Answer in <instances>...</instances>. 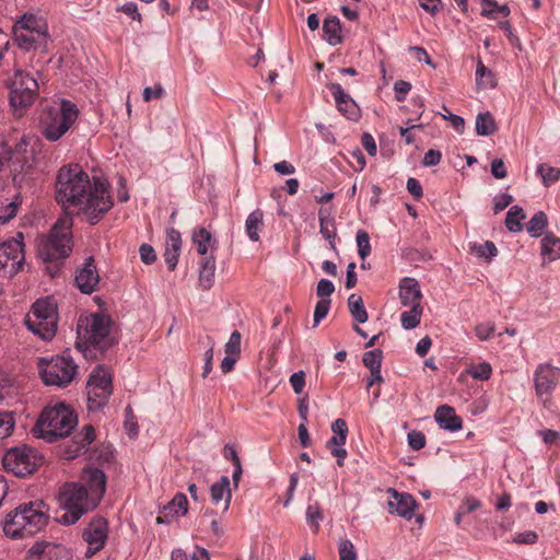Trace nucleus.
<instances>
[{
    "instance_id": "obj_1",
    "label": "nucleus",
    "mask_w": 560,
    "mask_h": 560,
    "mask_svg": "<svg viewBox=\"0 0 560 560\" xmlns=\"http://www.w3.org/2000/svg\"><path fill=\"white\" fill-rule=\"evenodd\" d=\"M56 200L68 215L75 213L91 224H96L113 207L108 184L101 178L92 182L78 164L58 171Z\"/></svg>"
},
{
    "instance_id": "obj_2",
    "label": "nucleus",
    "mask_w": 560,
    "mask_h": 560,
    "mask_svg": "<svg viewBox=\"0 0 560 560\" xmlns=\"http://www.w3.org/2000/svg\"><path fill=\"white\" fill-rule=\"evenodd\" d=\"M106 489V476L98 468L83 469L80 481L67 482L59 488L57 500L63 511L57 517L62 525L77 523L85 513L94 510Z\"/></svg>"
},
{
    "instance_id": "obj_3",
    "label": "nucleus",
    "mask_w": 560,
    "mask_h": 560,
    "mask_svg": "<svg viewBox=\"0 0 560 560\" xmlns=\"http://www.w3.org/2000/svg\"><path fill=\"white\" fill-rule=\"evenodd\" d=\"M48 518V509L43 501L20 504L5 516L3 532L13 539L32 536L47 525Z\"/></svg>"
},
{
    "instance_id": "obj_4",
    "label": "nucleus",
    "mask_w": 560,
    "mask_h": 560,
    "mask_svg": "<svg viewBox=\"0 0 560 560\" xmlns=\"http://www.w3.org/2000/svg\"><path fill=\"white\" fill-rule=\"evenodd\" d=\"M79 110L70 101L60 100L45 106L39 116V130L50 142L58 141L75 122Z\"/></svg>"
},
{
    "instance_id": "obj_5",
    "label": "nucleus",
    "mask_w": 560,
    "mask_h": 560,
    "mask_svg": "<svg viewBox=\"0 0 560 560\" xmlns=\"http://www.w3.org/2000/svg\"><path fill=\"white\" fill-rule=\"evenodd\" d=\"M78 424V419L72 409L60 402L46 408L36 422L35 431L38 436L47 442L68 436Z\"/></svg>"
},
{
    "instance_id": "obj_6",
    "label": "nucleus",
    "mask_w": 560,
    "mask_h": 560,
    "mask_svg": "<svg viewBox=\"0 0 560 560\" xmlns=\"http://www.w3.org/2000/svg\"><path fill=\"white\" fill-rule=\"evenodd\" d=\"M71 215L60 218L51 228L49 234L38 240L37 254L45 261L60 260L72 252Z\"/></svg>"
},
{
    "instance_id": "obj_7",
    "label": "nucleus",
    "mask_w": 560,
    "mask_h": 560,
    "mask_svg": "<svg viewBox=\"0 0 560 560\" xmlns=\"http://www.w3.org/2000/svg\"><path fill=\"white\" fill-rule=\"evenodd\" d=\"M112 320L103 314H90L81 316L78 322L77 346L83 352L97 348L102 351L107 349L112 342L109 339Z\"/></svg>"
},
{
    "instance_id": "obj_8",
    "label": "nucleus",
    "mask_w": 560,
    "mask_h": 560,
    "mask_svg": "<svg viewBox=\"0 0 560 560\" xmlns=\"http://www.w3.org/2000/svg\"><path fill=\"white\" fill-rule=\"evenodd\" d=\"M25 324L27 328L43 340H51L57 331V304L52 298L37 300L27 314Z\"/></svg>"
},
{
    "instance_id": "obj_9",
    "label": "nucleus",
    "mask_w": 560,
    "mask_h": 560,
    "mask_svg": "<svg viewBox=\"0 0 560 560\" xmlns=\"http://www.w3.org/2000/svg\"><path fill=\"white\" fill-rule=\"evenodd\" d=\"M10 105L14 113H22L36 100L38 83L27 72L18 69L8 81Z\"/></svg>"
},
{
    "instance_id": "obj_10",
    "label": "nucleus",
    "mask_w": 560,
    "mask_h": 560,
    "mask_svg": "<svg viewBox=\"0 0 560 560\" xmlns=\"http://www.w3.org/2000/svg\"><path fill=\"white\" fill-rule=\"evenodd\" d=\"M13 35V39L20 48L31 50L45 43L47 24L43 19L34 14H24L15 23Z\"/></svg>"
},
{
    "instance_id": "obj_11",
    "label": "nucleus",
    "mask_w": 560,
    "mask_h": 560,
    "mask_svg": "<svg viewBox=\"0 0 560 560\" xmlns=\"http://www.w3.org/2000/svg\"><path fill=\"white\" fill-rule=\"evenodd\" d=\"M40 375L45 384L67 386L77 373V364L70 357H55L49 361L40 360Z\"/></svg>"
},
{
    "instance_id": "obj_12",
    "label": "nucleus",
    "mask_w": 560,
    "mask_h": 560,
    "mask_svg": "<svg viewBox=\"0 0 560 560\" xmlns=\"http://www.w3.org/2000/svg\"><path fill=\"white\" fill-rule=\"evenodd\" d=\"M42 456L34 448L23 445L9 450L2 459L3 467L18 477L34 472L42 463Z\"/></svg>"
},
{
    "instance_id": "obj_13",
    "label": "nucleus",
    "mask_w": 560,
    "mask_h": 560,
    "mask_svg": "<svg viewBox=\"0 0 560 560\" xmlns=\"http://www.w3.org/2000/svg\"><path fill=\"white\" fill-rule=\"evenodd\" d=\"M533 381L537 397L546 404L560 383V369L550 363H540L534 372Z\"/></svg>"
},
{
    "instance_id": "obj_14",
    "label": "nucleus",
    "mask_w": 560,
    "mask_h": 560,
    "mask_svg": "<svg viewBox=\"0 0 560 560\" xmlns=\"http://www.w3.org/2000/svg\"><path fill=\"white\" fill-rule=\"evenodd\" d=\"M25 260L23 242L16 238L0 244V273L3 277L16 275Z\"/></svg>"
},
{
    "instance_id": "obj_15",
    "label": "nucleus",
    "mask_w": 560,
    "mask_h": 560,
    "mask_svg": "<svg viewBox=\"0 0 560 560\" xmlns=\"http://www.w3.org/2000/svg\"><path fill=\"white\" fill-rule=\"evenodd\" d=\"M25 153L20 145L14 151L0 153V172L8 170L12 174L14 183L22 182L23 178L20 176L27 173L33 165V156Z\"/></svg>"
},
{
    "instance_id": "obj_16",
    "label": "nucleus",
    "mask_w": 560,
    "mask_h": 560,
    "mask_svg": "<svg viewBox=\"0 0 560 560\" xmlns=\"http://www.w3.org/2000/svg\"><path fill=\"white\" fill-rule=\"evenodd\" d=\"M108 537V523L104 517H94L82 533L83 540L88 544L85 556L88 558L100 551Z\"/></svg>"
},
{
    "instance_id": "obj_17",
    "label": "nucleus",
    "mask_w": 560,
    "mask_h": 560,
    "mask_svg": "<svg viewBox=\"0 0 560 560\" xmlns=\"http://www.w3.org/2000/svg\"><path fill=\"white\" fill-rule=\"evenodd\" d=\"M387 493L392 499L388 501L389 513H395L404 518L410 520L413 516L417 502L409 493H399L394 488H388Z\"/></svg>"
},
{
    "instance_id": "obj_18",
    "label": "nucleus",
    "mask_w": 560,
    "mask_h": 560,
    "mask_svg": "<svg viewBox=\"0 0 560 560\" xmlns=\"http://www.w3.org/2000/svg\"><path fill=\"white\" fill-rule=\"evenodd\" d=\"M328 89L332 93L338 110L348 119H357L360 116V109L351 96L343 91L339 83L331 82Z\"/></svg>"
},
{
    "instance_id": "obj_19",
    "label": "nucleus",
    "mask_w": 560,
    "mask_h": 560,
    "mask_svg": "<svg viewBox=\"0 0 560 560\" xmlns=\"http://www.w3.org/2000/svg\"><path fill=\"white\" fill-rule=\"evenodd\" d=\"M100 281V276L94 264V258L89 257L83 267L77 271L75 283L82 293H92Z\"/></svg>"
},
{
    "instance_id": "obj_20",
    "label": "nucleus",
    "mask_w": 560,
    "mask_h": 560,
    "mask_svg": "<svg viewBox=\"0 0 560 560\" xmlns=\"http://www.w3.org/2000/svg\"><path fill=\"white\" fill-rule=\"evenodd\" d=\"M398 289V295L402 306L421 304L422 292L417 279L411 277L402 278L399 281Z\"/></svg>"
},
{
    "instance_id": "obj_21",
    "label": "nucleus",
    "mask_w": 560,
    "mask_h": 560,
    "mask_svg": "<svg viewBox=\"0 0 560 560\" xmlns=\"http://www.w3.org/2000/svg\"><path fill=\"white\" fill-rule=\"evenodd\" d=\"M182 244L180 233L174 228L167 229L164 259L170 270H174L177 266Z\"/></svg>"
},
{
    "instance_id": "obj_22",
    "label": "nucleus",
    "mask_w": 560,
    "mask_h": 560,
    "mask_svg": "<svg viewBox=\"0 0 560 560\" xmlns=\"http://www.w3.org/2000/svg\"><path fill=\"white\" fill-rule=\"evenodd\" d=\"M434 419L440 428L451 432L459 431L463 427L462 419L456 416L454 408L448 405L438 407Z\"/></svg>"
},
{
    "instance_id": "obj_23",
    "label": "nucleus",
    "mask_w": 560,
    "mask_h": 560,
    "mask_svg": "<svg viewBox=\"0 0 560 560\" xmlns=\"http://www.w3.org/2000/svg\"><path fill=\"white\" fill-rule=\"evenodd\" d=\"M318 220L320 234L325 240L329 242L331 248H335L337 228L335 223V218L332 215V210L327 208H320L318 211Z\"/></svg>"
},
{
    "instance_id": "obj_24",
    "label": "nucleus",
    "mask_w": 560,
    "mask_h": 560,
    "mask_svg": "<svg viewBox=\"0 0 560 560\" xmlns=\"http://www.w3.org/2000/svg\"><path fill=\"white\" fill-rule=\"evenodd\" d=\"M215 258L213 255L203 257L199 264L198 283L202 290H210L214 284Z\"/></svg>"
},
{
    "instance_id": "obj_25",
    "label": "nucleus",
    "mask_w": 560,
    "mask_h": 560,
    "mask_svg": "<svg viewBox=\"0 0 560 560\" xmlns=\"http://www.w3.org/2000/svg\"><path fill=\"white\" fill-rule=\"evenodd\" d=\"M210 494L211 500L214 504H219V502L223 500V511H228L232 499V493L230 489V478L228 476H222L218 482H214L211 486Z\"/></svg>"
},
{
    "instance_id": "obj_26",
    "label": "nucleus",
    "mask_w": 560,
    "mask_h": 560,
    "mask_svg": "<svg viewBox=\"0 0 560 560\" xmlns=\"http://www.w3.org/2000/svg\"><path fill=\"white\" fill-rule=\"evenodd\" d=\"M94 428L92 425H85L83 428V431L74 436V440L72 442L74 448L68 453L67 457L74 458L79 454L86 452L89 445L94 441Z\"/></svg>"
},
{
    "instance_id": "obj_27",
    "label": "nucleus",
    "mask_w": 560,
    "mask_h": 560,
    "mask_svg": "<svg viewBox=\"0 0 560 560\" xmlns=\"http://www.w3.org/2000/svg\"><path fill=\"white\" fill-rule=\"evenodd\" d=\"M192 242L197 247L198 254L205 257H207L209 252H212L215 248L217 243L212 240L211 233L205 228H199L194 231Z\"/></svg>"
},
{
    "instance_id": "obj_28",
    "label": "nucleus",
    "mask_w": 560,
    "mask_h": 560,
    "mask_svg": "<svg viewBox=\"0 0 560 560\" xmlns=\"http://www.w3.org/2000/svg\"><path fill=\"white\" fill-rule=\"evenodd\" d=\"M113 388H86L88 394V408L90 411H98L101 408H103L110 395H112Z\"/></svg>"
},
{
    "instance_id": "obj_29",
    "label": "nucleus",
    "mask_w": 560,
    "mask_h": 560,
    "mask_svg": "<svg viewBox=\"0 0 560 560\" xmlns=\"http://www.w3.org/2000/svg\"><path fill=\"white\" fill-rule=\"evenodd\" d=\"M324 39L332 46L341 43V25L337 16H330L323 23Z\"/></svg>"
},
{
    "instance_id": "obj_30",
    "label": "nucleus",
    "mask_w": 560,
    "mask_h": 560,
    "mask_svg": "<svg viewBox=\"0 0 560 560\" xmlns=\"http://www.w3.org/2000/svg\"><path fill=\"white\" fill-rule=\"evenodd\" d=\"M264 225V213L260 209L250 212L245 221V231L248 238L253 242L259 241V232Z\"/></svg>"
},
{
    "instance_id": "obj_31",
    "label": "nucleus",
    "mask_w": 560,
    "mask_h": 560,
    "mask_svg": "<svg viewBox=\"0 0 560 560\" xmlns=\"http://www.w3.org/2000/svg\"><path fill=\"white\" fill-rule=\"evenodd\" d=\"M541 255L549 261L560 258V238L547 233L541 240Z\"/></svg>"
},
{
    "instance_id": "obj_32",
    "label": "nucleus",
    "mask_w": 560,
    "mask_h": 560,
    "mask_svg": "<svg viewBox=\"0 0 560 560\" xmlns=\"http://www.w3.org/2000/svg\"><path fill=\"white\" fill-rule=\"evenodd\" d=\"M113 388L112 386V375L110 373L105 370L103 366H97L93 370L91 373L86 388Z\"/></svg>"
},
{
    "instance_id": "obj_33",
    "label": "nucleus",
    "mask_w": 560,
    "mask_h": 560,
    "mask_svg": "<svg viewBox=\"0 0 560 560\" xmlns=\"http://www.w3.org/2000/svg\"><path fill=\"white\" fill-rule=\"evenodd\" d=\"M409 307L410 310L402 312L400 316L401 326L407 330L413 329L420 324L423 312L421 304L411 305Z\"/></svg>"
},
{
    "instance_id": "obj_34",
    "label": "nucleus",
    "mask_w": 560,
    "mask_h": 560,
    "mask_svg": "<svg viewBox=\"0 0 560 560\" xmlns=\"http://www.w3.org/2000/svg\"><path fill=\"white\" fill-rule=\"evenodd\" d=\"M348 306H349V311H350L352 317L358 323L364 324L368 320L369 315L363 305V301H362L361 296H359L357 294H351L348 298Z\"/></svg>"
},
{
    "instance_id": "obj_35",
    "label": "nucleus",
    "mask_w": 560,
    "mask_h": 560,
    "mask_svg": "<svg viewBox=\"0 0 560 560\" xmlns=\"http://www.w3.org/2000/svg\"><path fill=\"white\" fill-rule=\"evenodd\" d=\"M346 441H347L346 439L332 435L327 441V444H326L327 447L330 450L331 455L337 458V465L339 467L343 466L345 459L348 455L346 448L343 447V445L346 444Z\"/></svg>"
},
{
    "instance_id": "obj_36",
    "label": "nucleus",
    "mask_w": 560,
    "mask_h": 560,
    "mask_svg": "<svg viewBox=\"0 0 560 560\" xmlns=\"http://www.w3.org/2000/svg\"><path fill=\"white\" fill-rule=\"evenodd\" d=\"M524 219V210L518 206H513L506 213L505 225L511 232H520L522 230V221Z\"/></svg>"
},
{
    "instance_id": "obj_37",
    "label": "nucleus",
    "mask_w": 560,
    "mask_h": 560,
    "mask_svg": "<svg viewBox=\"0 0 560 560\" xmlns=\"http://www.w3.org/2000/svg\"><path fill=\"white\" fill-rule=\"evenodd\" d=\"M537 173L540 175L542 184L546 187L551 186L560 179V168L541 163L537 167Z\"/></svg>"
},
{
    "instance_id": "obj_38",
    "label": "nucleus",
    "mask_w": 560,
    "mask_h": 560,
    "mask_svg": "<svg viewBox=\"0 0 560 560\" xmlns=\"http://www.w3.org/2000/svg\"><path fill=\"white\" fill-rule=\"evenodd\" d=\"M547 222L548 220L546 213L542 211H538L528 221L526 230L532 236L537 237L541 235L544 229L547 225Z\"/></svg>"
},
{
    "instance_id": "obj_39",
    "label": "nucleus",
    "mask_w": 560,
    "mask_h": 560,
    "mask_svg": "<svg viewBox=\"0 0 560 560\" xmlns=\"http://www.w3.org/2000/svg\"><path fill=\"white\" fill-rule=\"evenodd\" d=\"M21 205L20 195L7 205H0V223L4 224L15 217L18 208Z\"/></svg>"
},
{
    "instance_id": "obj_40",
    "label": "nucleus",
    "mask_w": 560,
    "mask_h": 560,
    "mask_svg": "<svg viewBox=\"0 0 560 560\" xmlns=\"http://www.w3.org/2000/svg\"><path fill=\"white\" fill-rule=\"evenodd\" d=\"M466 374L475 380L487 381L490 378V364L487 362L470 364L466 369Z\"/></svg>"
},
{
    "instance_id": "obj_41",
    "label": "nucleus",
    "mask_w": 560,
    "mask_h": 560,
    "mask_svg": "<svg viewBox=\"0 0 560 560\" xmlns=\"http://www.w3.org/2000/svg\"><path fill=\"white\" fill-rule=\"evenodd\" d=\"M14 417L10 411H0V441L11 435L14 429Z\"/></svg>"
},
{
    "instance_id": "obj_42",
    "label": "nucleus",
    "mask_w": 560,
    "mask_h": 560,
    "mask_svg": "<svg viewBox=\"0 0 560 560\" xmlns=\"http://www.w3.org/2000/svg\"><path fill=\"white\" fill-rule=\"evenodd\" d=\"M203 343H205V347L207 348V350L205 352V358H203L205 365H203L202 377H207L208 374L212 371V361H213L215 341L211 336H207Z\"/></svg>"
},
{
    "instance_id": "obj_43",
    "label": "nucleus",
    "mask_w": 560,
    "mask_h": 560,
    "mask_svg": "<svg viewBox=\"0 0 560 560\" xmlns=\"http://www.w3.org/2000/svg\"><path fill=\"white\" fill-rule=\"evenodd\" d=\"M358 254L364 260L371 253L370 236L366 231L359 230L355 236Z\"/></svg>"
},
{
    "instance_id": "obj_44",
    "label": "nucleus",
    "mask_w": 560,
    "mask_h": 560,
    "mask_svg": "<svg viewBox=\"0 0 560 560\" xmlns=\"http://www.w3.org/2000/svg\"><path fill=\"white\" fill-rule=\"evenodd\" d=\"M383 352L380 349L366 351L363 354V364L371 370H378L382 368Z\"/></svg>"
},
{
    "instance_id": "obj_45",
    "label": "nucleus",
    "mask_w": 560,
    "mask_h": 560,
    "mask_svg": "<svg viewBox=\"0 0 560 560\" xmlns=\"http://www.w3.org/2000/svg\"><path fill=\"white\" fill-rule=\"evenodd\" d=\"M339 560H358V553L354 545L349 539H342L338 542Z\"/></svg>"
},
{
    "instance_id": "obj_46",
    "label": "nucleus",
    "mask_w": 560,
    "mask_h": 560,
    "mask_svg": "<svg viewBox=\"0 0 560 560\" xmlns=\"http://www.w3.org/2000/svg\"><path fill=\"white\" fill-rule=\"evenodd\" d=\"M241 340H242L241 332L237 330H234L231 334L228 342L224 345L225 354L241 357Z\"/></svg>"
},
{
    "instance_id": "obj_47",
    "label": "nucleus",
    "mask_w": 560,
    "mask_h": 560,
    "mask_svg": "<svg viewBox=\"0 0 560 560\" xmlns=\"http://www.w3.org/2000/svg\"><path fill=\"white\" fill-rule=\"evenodd\" d=\"M331 301L329 299H320L314 310V326H317L322 319H324L329 310H330Z\"/></svg>"
},
{
    "instance_id": "obj_48",
    "label": "nucleus",
    "mask_w": 560,
    "mask_h": 560,
    "mask_svg": "<svg viewBox=\"0 0 560 560\" xmlns=\"http://www.w3.org/2000/svg\"><path fill=\"white\" fill-rule=\"evenodd\" d=\"M170 509L176 514L182 516L186 515L188 511V500L186 495L184 493H177L170 503Z\"/></svg>"
},
{
    "instance_id": "obj_49",
    "label": "nucleus",
    "mask_w": 560,
    "mask_h": 560,
    "mask_svg": "<svg viewBox=\"0 0 560 560\" xmlns=\"http://www.w3.org/2000/svg\"><path fill=\"white\" fill-rule=\"evenodd\" d=\"M323 520L322 509L315 503L313 505H308L306 510V521L307 523L315 529L318 528L319 522Z\"/></svg>"
},
{
    "instance_id": "obj_50",
    "label": "nucleus",
    "mask_w": 560,
    "mask_h": 560,
    "mask_svg": "<svg viewBox=\"0 0 560 560\" xmlns=\"http://www.w3.org/2000/svg\"><path fill=\"white\" fill-rule=\"evenodd\" d=\"M490 119V113H480L476 118V132L480 136H488L490 133V127L488 120Z\"/></svg>"
},
{
    "instance_id": "obj_51",
    "label": "nucleus",
    "mask_w": 560,
    "mask_h": 560,
    "mask_svg": "<svg viewBox=\"0 0 560 560\" xmlns=\"http://www.w3.org/2000/svg\"><path fill=\"white\" fill-rule=\"evenodd\" d=\"M408 444L409 446L415 450L419 451L424 447L425 445V436L421 431H411L408 433Z\"/></svg>"
},
{
    "instance_id": "obj_52",
    "label": "nucleus",
    "mask_w": 560,
    "mask_h": 560,
    "mask_svg": "<svg viewBox=\"0 0 560 560\" xmlns=\"http://www.w3.org/2000/svg\"><path fill=\"white\" fill-rule=\"evenodd\" d=\"M335 291L334 283L328 279H320L317 283L316 294L322 299H328Z\"/></svg>"
},
{
    "instance_id": "obj_53",
    "label": "nucleus",
    "mask_w": 560,
    "mask_h": 560,
    "mask_svg": "<svg viewBox=\"0 0 560 560\" xmlns=\"http://www.w3.org/2000/svg\"><path fill=\"white\" fill-rule=\"evenodd\" d=\"M445 114H443V118L448 120L451 126L455 129L456 132L463 133L465 129V120L458 115H455L444 108Z\"/></svg>"
},
{
    "instance_id": "obj_54",
    "label": "nucleus",
    "mask_w": 560,
    "mask_h": 560,
    "mask_svg": "<svg viewBox=\"0 0 560 560\" xmlns=\"http://www.w3.org/2000/svg\"><path fill=\"white\" fill-rule=\"evenodd\" d=\"M290 384L295 394H301L305 387V373L303 371H299L291 374Z\"/></svg>"
},
{
    "instance_id": "obj_55",
    "label": "nucleus",
    "mask_w": 560,
    "mask_h": 560,
    "mask_svg": "<svg viewBox=\"0 0 560 560\" xmlns=\"http://www.w3.org/2000/svg\"><path fill=\"white\" fill-rule=\"evenodd\" d=\"M118 12H122L131 20L141 22V14L138 11V5L135 2H127L117 8Z\"/></svg>"
},
{
    "instance_id": "obj_56",
    "label": "nucleus",
    "mask_w": 560,
    "mask_h": 560,
    "mask_svg": "<svg viewBox=\"0 0 560 560\" xmlns=\"http://www.w3.org/2000/svg\"><path fill=\"white\" fill-rule=\"evenodd\" d=\"M140 258L145 265H151L156 260L154 248L149 244H142L139 248Z\"/></svg>"
},
{
    "instance_id": "obj_57",
    "label": "nucleus",
    "mask_w": 560,
    "mask_h": 560,
    "mask_svg": "<svg viewBox=\"0 0 560 560\" xmlns=\"http://www.w3.org/2000/svg\"><path fill=\"white\" fill-rule=\"evenodd\" d=\"M470 250L477 257L488 260L490 258V241H486L485 244L470 243Z\"/></svg>"
},
{
    "instance_id": "obj_58",
    "label": "nucleus",
    "mask_w": 560,
    "mask_h": 560,
    "mask_svg": "<svg viewBox=\"0 0 560 560\" xmlns=\"http://www.w3.org/2000/svg\"><path fill=\"white\" fill-rule=\"evenodd\" d=\"M538 540V535L536 532L533 530H526L523 533H518L513 541L516 544H524V545H534Z\"/></svg>"
},
{
    "instance_id": "obj_59",
    "label": "nucleus",
    "mask_w": 560,
    "mask_h": 560,
    "mask_svg": "<svg viewBox=\"0 0 560 560\" xmlns=\"http://www.w3.org/2000/svg\"><path fill=\"white\" fill-rule=\"evenodd\" d=\"M407 190L415 199H420L423 196L420 182L413 177L408 178Z\"/></svg>"
},
{
    "instance_id": "obj_60",
    "label": "nucleus",
    "mask_w": 560,
    "mask_h": 560,
    "mask_svg": "<svg viewBox=\"0 0 560 560\" xmlns=\"http://www.w3.org/2000/svg\"><path fill=\"white\" fill-rule=\"evenodd\" d=\"M411 84L407 81L399 80L394 84V91L396 94V100L401 102L405 100L407 93L410 91Z\"/></svg>"
},
{
    "instance_id": "obj_61",
    "label": "nucleus",
    "mask_w": 560,
    "mask_h": 560,
    "mask_svg": "<svg viewBox=\"0 0 560 560\" xmlns=\"http://www.w3.org/2000/svg\"><path fill=\"white\" fill-rule=\"evenodd\" d=\"M331 431L334 432L335 436L342 438V439L347 440L348 425L343 419H336L331 423Z\"/></svg>"
},
{
    "instance_id": "obj_62",
    "label": "nucleus",
    "mask_w": 560,
    "mask_h": 560,
    "mask_svg": "<svg viewBox=\"0 0 560 560\" xmlns=\"http://www.w3.org/2000/svg\"><path fill=\"white\" fill-rule=\"evenodd\" d=\"M361 144L370 155L374 156L376 154V142L372 135L364 132L361 138Z\"/></svg>"
},
{
    "instance_id": "obj_63",
    "label": "nucleus",
    "mask_w": 560,
    "mask_h": 560,
    "mask_svg": "<svg viewBox=\"0 0 560 560\" xmlns=\"http://www.w3.org/2000/svg\"><path fill=\"white\" fill-rule=\"evenodd\" d=\"M163 94L164 89L160 84L155 85L154 88L147 86L143 90V100L145 102H150L153 98L159 100L163 96Z\"/></svg>"
},
{
    "instance_id": "obj_64",
    "label": "nucleus",
    "mask_w": 560,
    "mask_h": 560,
    "mask_svg": "<svg viewBox=\"0 0 560 560\" xmlns=\"http://www.w3.org/2000/svg\"><path fill=\"white\" fill-rule=\"evenodd\" d=\"M508 175L505 164L502 159L492 160V176L495 178H504Z\"/></svg>"
}]
</instances>
